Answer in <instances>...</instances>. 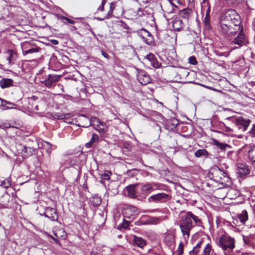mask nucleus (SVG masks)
I'll use <instances>...</instances> for the list:
<instances>
[{
  "label": "nucleus",
  "mask_w": 255,
  "mask_h": 255,
  "mask_svg": "<svg viewBox=\"0 0 255 255\" xmlns=\"http://www.w3.org/2000/svg\"><path fill=\"white\" fill-rule=\"evenodd\" d=\"M218 245L224 251L225 255H232L233 250L235 248V241L234 238L224 235L219 238Z\"/></svg>",
  "instance_id": "2"
},
{
  "label": "nucleus",
  "mask_w": 255,
  "mask_h": 255,
  "mask_svg": "<svg viewBox=\"0 0 255 255\" xmlns=\"http://www.w3.org/2000/svg\"><path fill=\"white\" fill-rule=\"evenodd\" d=\"M21 47L24 55L33 53H37L39 52L40 49L38 46L32 44L29 41L22 42L21 43Z\"/></svg>",
  "instance_id": "6"
},
{
  "label": "nucleus",
  "mask_w": 255,
  "mask_h": 255,
  "mask_svg": "<svg viewBox=\"0 0 255 255\" xmlns=\"http://www.w3.org/2000/svg\"><path fill=\"white\" fill-rule=\"evenodd\" d=\"M188 62L189 63L192 65H196L197 63L196 58L195 56H191L188 59Z\"/></svg>",
  "instance_id": "40"
},
{
  "label": "nucleus",
  "mask_w": 255,
  "mask_h": 255,
  "mask_svg": "<svg viewBox=\"0 0 255 255\" xmlns=\"http://www.w3.org/2000/svg\"><path fill=\"white\" fill-rule=\"evenodd\" d=\"M199 249L194 247L193 250L189 252L190 255H196L199 252Z\"/></svg>",
  "instance_id": "43"
},
{
  "label": "nucleus",
  "mask_w": 255,
  "mask_h": 255,
  "mask_svg": "<svg viewBox=\"0 0 255 255\" xmlns=\"http://www.w3.org/2000/svg\"><path fill=\"white\" fill-rule=\"evenodd\" d=\"M144 60L147 64L155 68H158L161 66V63L157 61L154 55L152 53L147 54L145 57Z\"/></svg>",
  "instance_id": "11"
},
{
  "label": "nucleus",
  "mask_w": 255,
  "mask_h": 255,
  "mask_svg": "<svg viewBox=\"0 0 255 255\" xmlns=\"http://www.w3.org/2000/svg\"><path fill=\"white\" fill-rule=\"evenodd\" d=\"M44 215L52 221H57L58 218L56 209L50 207L46 209Z\"/></svg>",
  "instance_id": "15"
},
{
  "label": "nucleus",
  "mask_w": 255,
  "mask_h": 255,
  "mask_svg": "<svg viewBox=\"0 0 255 255\" xmlns=\"http://www.w3.org/2000/svg\"><path fill=\"white\" fill-rule=\"evenodd\" d=\"M5 106V104H4V100H2L0 98V106Z\"/></svg>",
  "instance_id": "50"
},
{
  "label": "nucleus",
  "mask_w": 255,
  "mask_h": 255,
  "mask_svg": "<svg viewBox=\"0 0 255 255\" xmlns=\"http://www.w3.org/2000/svg\"><path fill=\"white\" fill-rule=\"evenodd\" d=\"M1 186L4 188H7L10 186V183L8 181L6 182L5 181H4L1 184Z\"/></svg>",
  "instance_id": "44"
},
{
  "label": "nucleus",
  "mask_w": 255,
  "mask_h": 255,
  "mask_svg": "<svg viewBox=\"0 0 255 255\" xmlns=\"http://www.w3.org/2000/svg\"><path fill=\"white\" fill-rule=\"evenodd\" d=\"M100 126L101 127H100V126L98 127L99 128L96 129L97 130H98L100 132H105L106 131V125H105V124L104 123L103 124H101V125Z\"/></svg>",
  "instance_id": "39"
},
{
  "label": "nucleus",
  "mask_w": 255,
  "mask_h": 255,
  "mask_svg": "<svg viewBox=\"0 0 255 255\" xmlns=\"http://www.w3.org/2000/svg\"><path fill=\"white\" fill-rule=\"evenodd\" d=\"M93 144L92 143H91L90 141L89 142L86 143V147L87 148H90L92 146V145Z\"/></svg>",
  "instance_id": "51"
},
{
  "label": "nucleus",
  "mask_w": 255,
  "mask_h": 255,
  "mask_svg": "<svg viewBox=\"0 0 255 255\" xmlns=\"http://www.w3.org/2000/svg\"><path fill=\"white\" fill-rule=\"evenodd\" d=\"M191 9L189 8H184L179 11V14L183 18H188Z\"/></svg>",
  "instance_id": "24"
},
{
  "label": "nucleus",
  "mask_w": 255,
  "mask_h": 255,
  "mask_svg": "<svg viewBox=\"0 0 255 255\" xmlns=\"http://www.w3.org/2000/svg\"><path fill=\"white\" fill-rule=\"evenodd\" d=\"M121 237H122V235H120V236H119V237L120 238H121Z\"/></svg>",
  "instance_id": "63"
},
{
  "label": "nucleus",
  "mask_w": 255,
  "mask_h": 255,
  "mask_svg": "<svg viewBox=\"0 0 255 255\" xmlns=\"http://www.w3.org/2000/svg\"><path fill=\"white\" fill-rule=\"evenodd\" d=\"M13 81L11 79H3L0 81V86L2 88H6L12 86Z\"/></svg>",
  "instance_id": "20"
},
{
  "label": "nucleus",
  "mask_w": 255,
  "mask_h": 255,
  "mask_svg": "<svg viewBox=\"0 0 255 255\" xmlns=\"http://www.w3.org/2000/svg\"><path fill=\"white\" fill-rule=\"evenodd\" d=\"M133 244L139 248H142L145 245V241L141 237L134 236L133 240Z\"/></svg>",
  "instance_id": "19"
},
{
  "label": "nucleus",
  "mask_w": 255,
  "mask_h": 255,
  "mask_svg": "<svg viewBox=\"0 0 255 255\" xmlns=\"http://www.w3.org/2000/svg\"><path fill=\"white\" fill-rule=\"evenodd\" d=\"M99 139V135L97 134L96 133H93L92 137L90 140L91 143H92L93 144L96 141H98Z\"/></svg>",
  "instance_id": "38"
},
{
  "label": "nucleus",
  "mask_w": 255,
  "mask_h": 255,
  "mask_svg": "<svg viewBox=\"0 0 255 255\" xmlns=\"http://www.w3.org/2000/svg\"><path fill=\"white\" fill-rule=\"evenodd\" d=\"M183 250H184V245L182 242H181L178 248L176 251V253L177 254V255H182L183 254Z\"/></svg>",
  "instance_id": "34"
},
{
  "label": "nucleus",
  "mask_w": 255,
  "mask_h": 255,
  "mask_svg": "<svg viewBox=\"0 0 255 255\" xmlns=\"http://www.w3.org/2000/svg\"><path fill=\"white\" fill-rule=\"evenodd\" d=\"M240 16L233 9H229L222 15L220 20L221 32L227 37L234 36L241 28Z\"/></svg>",
  "instance_id": "1"
},
{
  "label": "nucleus",
  "mask_w": 255,
  "mask_h": 255,
  "mask_svg": "<svg viewBox=\"0 0 255 255\" xmlns=\"http://www.w3.org/2000/svg\"><path fill=\"white\" fill-rule=\"evenodd\" d=\"M93 123H95V124L97 126L99 127L101 125V124L104 123L102 122H101L98 119L95 118L94 120L92 121Z\"/></svg>",
  "instance_id": "45"
},
{
  "label": "nucleus",
  "mask_w": 255,
  "mask_h": 255,
  "mask_svg": "<svg viewBox=\"0 0 255 255\" xmlns=\"http://www.w3.org/2000/svg\"><path fill=\"white\" fill-rule=\"evenodd\" d=\"M248 137L252 138V140L254 141V139L255 138V124L252 126V128L251 130L249 131Z\"/></svg>",
  "instance_id": "30"
},
{
  "label": "nucleus",
  "mask_w": 255,
  "mask_h": 255,
  "mask_svg": "<svg viewBox=\"0 0 255 255\" xmlns=\"http://www.w3.org/2000/svg\"><path fill=\"white\" fill-rule=\"evenodd\" d=\"M237 173L238 177H244L249 173L248 167L244 164H241L237 167Z\"/></svg>",
  "instance_id": "16"
},
{
  "label": "nucleus",
  "mask_w": 255,
  "mask_h": 255,
  "mask_svg": "<svg viewBox=\"0 0 255 255\" xmlns=\"http://www.w3.org/2000/svg\"><path fill=\"white\" fill-rule=\"evenodd\" d=\"M52 117L56 120H63L65 118V116L63 114L60 113H53Z\"/></svg>",
  "instance_id": "35"
},
{
  "label": "nucleus",
  "mask_w": 255,
  "mask_h": 255,
  "mask_svg": "<svg viewBox=\"0 0 255 255\" xmlns=\"http://www.w3.org/2000/svg\"><path fill=\"white\" fill-rule=\"evenodd\" d=\"M195 155L197 157L207 156L208 155V152L205 149H198L195 152Z\"/></svg>",
  "instance_id": "25"
},
{
  "label": "nucleus",
  "mask_w": 255,
  "mask_h": 255,
  "mask_svg": "<svg viewBox=\"0 0 255 255\" xmlns=\"http://www.w3.org/2000/svg\"><path fill=\"white\" fill-rule=\"evenodd\" d=\"M217 54L220 56H225V55L224 54H223V53L222 52H218L217 53Z\"/></svg>",
  "instance_id": "57"
},
{
  "label": "nucleus",
  "mask_w": 255,
  "mask_h": 255,
  "mask_svg": "<svg viewBox=\"0 0 255 255\" xmlns=\"http://www.w3.org/2000/svg\"><path fill=\"white\" fill-rule=\"evenodd\" d=\"M193 227L192 221L190 219L189 217L187 214L181 217L180 222V228L184 236H187V238H189L190 232Z\"/></svg>",
  "instance_id": "4"
},
{
  "label": "nucleus",
  "mask_w": 255,
  "mask_h": 255,
  "mask_svg": "<svg viewBox=\"0 0 255 255\" xmlns=\"http://www.w3.org/2000/svg\"><path fill=\"white\" fill-rule=\"evenodd\" d=\"M136 184L129 185L126 187L127 191L128 192V195L132 198H136L137 195L135 192V188Z\"/></svg>",
  "instance_id": "17"
},
{
  "label": "nucleus",
  "mask_w": 255,
  "mask_h": 255,
  "mask_svg": "<svg viewBox=\"0 0 255 255\" xmlns=\"http://www.w3.org/2000/svg\"><path fill=\"white\" fill-rule=\"evenodd\" d=\"M105 3V2L103 0L102 2L101 5L99 6V7L98 8V10L103 11L104 9V4Z\"/></svg>",
  "instance_id": "46"
},
{
  "label": "nucleus",
  "mask_w": 255,
  "mask_h": 255,
  "mask_svg": "<svg viewBox=\"0 0 255 255\" xmlns=\"http://www.w3.org/2000/svg\"><path fill=\"white\" fill-rule=\"evenodd\" d=\"M170 198L169 195L165 193H159L151 195L148 198V201L150 203H165Z\"/></svg>",
  "instance_id": "7"
},
{
  "label": "nucleus",
  "mask_w": 255,
  "mask_h": 255,
  "mask_svg": "<svg viewBox=\"0 0 255 255\" xmlns=\"http://www.w3.org/2000/svg\"><path fill=\"white\" fill-rule=\"evenodd\" d=\"M247 153L250 161L253 163H255V145L250 146Z\"/></svg>",
  "instance_id": "18"
},
{
  "label": "nucleus",
  "mask_w": 255,
  "mask_h": 255,
  "mask_svg": "<svg viewBox=\"0 0 255 255\" xmlns=\"http://www.w3.org/2000/svg\"><path fill=\"white\" fill-rule=\"evenodd\" d=\"M210 11H211V6L209 2H207V9L206 11L205 16L203 19V22L205 25V27L206 29L209 30L211 28V23H210Z\"/></svg>",
  "instance_id": "14"
},
{
  "label": "nucleus",
  "mask_w": 255,
  "mask_h": 255,
  "mask_svg": "<svg viewBox=\"0 0 255 255\" xmlns=\"http://www.w3.org/2000/svg\"><path fill=\"white\" fill-rule=\"evenodd\" d=\"M122 255H127L125 254H123Z\"/></svg>",
  "instance_id": "64"
},
{
  "label": "nucleus",
  "mask_w": 255,
  "mask_h": 255,
  "mask_svg": "<svg viewBox=\"0 0 255 255\" xmlns=\"http://www.w3.org/2000/svg\"><path fill=\"white\" fill-rule=\"evenodd\" d=\"M102 54L106 58H107V59H109V55L106 52H105L104 51H102Z\"/></svg>",
  "instance_id": "48"
},
{
  "label": "nucleus",
  "mask_w": 255,
  "mask_h": 255,
  "mask_svg": "<svg viewBox=\"0 0 255 255\" xmlns=\"http://www.w3.org/2000/svg\"><path fill=\"white\" fill-rule=\"evenodd\" d=\"M34 109L36 110H38V105H35V106L34 107Z\"/></svg>",
  "instance_id": "58"
},
{
  "label": "nucleus",
  "mask_w": 255,
  "mask_h": 255,
  "mask_svg": "<svg viewBox=\"0 0 255 255\" xmlns=\"http://www.w3.org/2000/svg\"><path fill=\"white\" fill-rule=\"evenodd\" d=\"M97 19L100 21H103L105 19H107V18H106V15L104 17H97Z\"/></svg>",
  "instance_id": "54"
},
{
  "label": "nucleus",
  "mask_w": 255,
  "mask_h": 255,
  "mask_svg": "<svg viewBox=\"0 0 255 255\" xmlns=\"http://www.w3.org/2000/svg\"><path fill=\"white\" fill-rule=\"evenodd\" d=\"M240 0H225V4L227 6H232L237 5Z\"/></svg>",
  "instance_id": "32"
},
{
  "label": "nucleus",
  "mask_w": 255,
  "mask_h": 255,
  "mask_svg": "<svg viewBox=\"0 0 255 255\" xmlns=\"http://www.w3.org/2000/svg\"><path fill=\"white\" fill-rule=\"evenodd\" d=\"M244 242L246 244H250V240L248 238H244Z\"/></svg>",
  "instance_id": "52"
},
{
  "label": "nucleus",
  "mask_w": 255,
  "mask_h": 255,
  "mask_svg": "<svg viewBox=\"0 0 255 255\" xmlns=\"http://www.w3.org/2000/svg\"><path fill=\"white\" fill-rule=\"evenodd\" d=\"M251 121L249 119H245L242 117L236 119L235 123L238 128L245 131L250 125Z\"/></svg>",
  "instance_id": "12"
},
{
  "label": "nucleus",
  "mask_w": 255,
  "mask_h": 255,
  "mask_svg": "<svg viewBox=\"0 0 255 255\" xmlns=\"http://www.w3.org/2000/svg\"><path fill=\"white\" fill-rule=\"evenodd\" d=\"M127 211L130 210L132 212H135L136 211V208L135 207L130 206L126 209Z\"/></svg>",
  "instance_id": "47"
},
{
  "label": "nucleus",
  "mask_w": 255,
  "mask_h": 255,
  "mask_svg": "<svg viewBox=\"0 0 255 255\" xmlns=\"http://www.w3.org/2000/svg\"><path fill=\"white\" fill-rule=\"evenodd\" d=\"M140 33L144 42L148 45H151L153 38L150 33L145 29H142L140 30Z\"/></svg>",
  "instance_id": "13"
},
{
  "label": "nucleus",
  "mask_w": 255,
  "mask_h": 255,
  "mask_svg": "<svg viewBox=\"0 0 255 255\" xmlns=\"http://www.w3.org/2000/svg\"><path fill=\"white\" fill-rule=\"evenodd\" d=\"M101 203V200H99V201H97V204H99Z\"/></svg>",
  "instance_id": "61"
},
{
  "label": "nucleus",
  "mask_w": 255,
  "mask_h": 255,
  "mask_svg": "<svg viewBox=\"0 0 255 255\" xmlns=\"http://www.w3.org/2000/svg\"><path fill=\"white\" fill-rule=\"evenodd\" d=\"M186 214L189 217L190 220H193L194 222L197 224L199 225V224L201 223L200 220L198 218V217L194 215L191 212H188Z\"/></svg>",
  "instance_id": "26"
},
{
  "label": "nucleus",
  "mask_w": 255,
  "mask_h": 255,
  "mask_svg": "<svg viewBox=\"0 0 255 255\" xmlns=\"http://www.w3.org/2000/svg\"><path fill=\"white\" fill-rule=\"evenodd\" d=\"M8 57L7 60L8 61L9 64L14 63V61L16 60V55L14 51L12 50H9L7 51Z\"/></svg>",
  "instance_id": "21"
},
{
  "label": "nucleus",
  "mask_w": 255,
  "mask_h": 255,
  "mask_svg": "<svg viewBox=\"0 0 255 255\" xmlns=\"http://www.w3.org/2000/svg\"><path fill=\"white\" fill-rule=\"evenodd\" d=\"M214 144L222 150H225L227 148H230L231 147L228 144L220 142L217 140H214Z\"/></svg>",
  "instance_id": "23"
},
{
  "label": "nucleus",
  "mask_w": 255,
  "mask_h": 255,
  "mask_svg": "<svg viewBox=\"0 0 255 255\" xmlns=\"http://www.w3.org/2000/svg\"><path fill=\"white\" fill-rule=\"evenodd\" d=\"M59 18L61 20H65L66 21V22L72 24H74L75 22V21L74 20L69 19V18L64 16H61Z\"/></svg>",
  "instance_id": "37"
},
{
  "label": "nucleus",
  "mask_w": 255,
  "mask_h": 255,
  "mask_svg": "<svg viewBox=\"0 0 255 255\" xmlns=\"http://www.w3.org/2000/svg\"><path fill=\"white\" fill-rule=\"evenodd\" d=\"M31 99L33 101H35L38 99V97L36 96H32L31 97Z\"/></svg>",
  "instance_id": "56"
},
{
  "label": "nucleus",
  "mask_w": 255,
  "mask_h": 255,
  "mask_svg": "<svg viewBox=\"0 0 255 255\" xmlns=\"http://www.w3.org/2000/svg\"><path fill=\"white\" fill-rule=\"evenodd\" d=\"M211 255H216L215 253L214 254L213 252H212Z\"/></svg>",
  "instance_id": "62"
},
{
  "label": "nucleus",
  "mask_w": 255,
  "mask_h": 255,
  "mask_svg": "<svg viewBox=\"0 0 255 255\" xmlns=\"http://www.w3.org/2000/svg\"><path fill=\"white\" fill-rule=\"evenodd\" d=\"M242 30L243 28H242L241 30H239L240 31L238 35L234 39L232 42L234 44L238 45V47L236 48H239L243 46L246 45L248 43V39Z\"/></svg>",
  "instance_id": "8"
},
{
  "label": "nucleus",
  "mask_w": 255,
  "mask_h": 255,
  "mask_svg": "<svg viewBox=\"0 0 255 255\" xmlns=\"http://www.w3.org/2000/svg\"><path fill=\"white\" fill-rule=\"evenodd\" d=\"M111 172L109 171H106L104 173L101 175V178L104 180H108L110 179Z\"/></svg>",
  "instance_id": "31"
},
{
  "label": "nucleus",
  "mask_w": 255,
  "mask_h": 255,
  "mask_svg": "<svg viewBox=\"0 0 255 255\" xmlns=\"http://www.w3.org/2000/svg\"><path fill=\"white\" fill-rule=\"evenodd\" d=\"M211 251V246L210 245L208 244L204 250L203 255H210V253Z\"/></svg>",
  "instance_id": "36"
},
{
  "label": "nucleus",
  "mask_w": 255,
  "mask_h": 255,
  "mask_svg": "<svg viewBox=\"0 0 255 255\" xmlns=\"http://www.w3.org/2000/svg\"><path fill=\"white\" fill-rule=\"evenodd\" d=\"M159 219L157 218L152 217L149 219V222L152 224H157L159 223Z\"/></svg>",
  "instance_id": "42"
},
{
  "label": "nucleus",
  "mask_w": 255,
  "mask_h": 255,
  "mask_svg": "<svg viewBox=\"0 0 255 255\" xmlns=\"http://www.w3.org/2000/svg\"><path fill=\"white\" fill-rule=\"evenodd\" d=\"M202 244V242H200L199 243L197 244V245L195 246V247H197V248L199 249L201 248V245Z\"/></svg>",
  "instance_id": "55"
},
{
  "label": "nucleus",
  "mask_w": 255,
  "mask_h": 255,
  "mask_svg": "<svg viewBox=\"0 0 255 255\" xmlns=\"http://www.w3.org/2000/svg\"><path fill=\"white\" fill-rule=\"evenodd\" d=\"M137 79L141 85H146L150 82V77L146 71L143 70H137Z\"/></svg>",
  "instance_id": "10"
},
{
  "label": "nucleus",
  "mask_w": 255,
  "mask_h": 255,
  "mask_svg": "<svg viewBox=\"0 0 255 255\" xmlns=\"http://www.w3.org/2000/svg\"><path fill=\"white\" fill-rule=\"evenodd\" d=\"M116 7V3L112 2L110 4V9L107 14H106V18H110L113 16V11Z\"/></svg>",
  "instance_id": "27"
},
{
  "label": "nucleus",
  "mask_w": 255,
  "mask_h": 255,
  "mask_svg": "<svg viewBox=\"0 0 255 255\" xmlns=\"http://www.w3.org/2000/svg\"><path fill=\"white\" fill-rule=\"evenodd\" d=\"M212 179L216 182L226 184L230 181V178L227 171L221 169L217 166H214L210 170Z\"/></svg>",
  "instance_id": "3"
},
{
  "label": "nucleus",
  "mask_w": 255,
  "mask_h": 255,
  "mask_svg": "<svg viewBox=\"0 0 255 255\" xmlns=\"http://www.w3.org/2000/svg\"><path fill=\"white\" fill-rule=\"evenodd\" d=\"M4 103L5 104V106H3L4 110L14 109L16 105L14 103L10 102L5 100H4Z\"/></svg>",
  "instance_id": "29"
},
{
  "label": "nucleus",
  "mask_w": 255,
  "mask_h": 255,
  "mask_svg": "<svg viewBox=\"0 0 255 255\" xmlns=\"http://www.w3.org/2000/svg\"><path fill=\"white\" fill-rule=\"evenodd\" d=\"M51 41L52 43L54 45H57L58 44V41L57 40L53 39V40H52Z\"/></svg>",
  "instance_id": "53"
},
{
  "label": "nucleus",
  "mask_w": 255,
  "mask_h": 255,
  "mask_svg": "<svg viewBox=\"0 0 255 255\" xmlns=\"http://www.w3.org/2000/svg\"><path fill=\"white\" fill-rule=\"evenodd\" d=\"M129 222L126 220H124L122 224L118 226V229L121 230L123 228L126 229L129 226Z\"/></svg>",
  "instance_id": "33"
},
{
  "label": "nucleus",
  "mask_w": 255,
  "mask_h": 255,
  "mask_svg": "<svg viewBox=\"0 0 255 255\" xmlns=\"http://www.w3.org/2000/svg\"><path fill=\"white\" fill-rule=\"evenodd\" d=\"M238 218L243 224H245L248 220V215L247 211L243 210L241 214L238 215Z\"/></svg>",
  "instance_id": "22"
},
{
  "label": "nucleus",
  "mask_w": 255,
  "mask_h": 255,
  "mask_svg": "<svg viewBox=\"0 0 255 255\" xmlns=\"http://www.w3.org/2000/svg\"><path fill=\"white\" fill-rule=\"evenodd\" d=\"M8 200H6V202L2 201L0 203V209L7 208L8 206Z\"/></svg>",
  "instance_id": "41"
},
{
  "label": "nucleus",
  "mask_w": 255,
  "mask_h": 255,
  "mask_svg": "<svg viewBox=\"0 0 255 255\" xmlns=\"http://www.w3.org/2000/svg\"><path fill=\"white\" fill-rule=\"evenodd\" d=\"M154 183H146L140 185L139 195L142 198H146L149 193L153 191Z\"/></svg>",
  "instance_id": "9"
},
{
  "label": "nucleus",
  "mask_w": 255,
  "mask_h": 255,
  "mask_svg": "<svg viewBox=\"0 0 255 255\" xmlns=\"http://www.w3.org/2000/svg\"><path fill=\"white\" fill-rule=\"evenodd\" d=\"M60 78V75L49 74L45 77V79H42L40 82L47 88H50L55 85V83L59 81Z\"/></svg>",
  "instance_id": "5"
},
{
  "label": "nucleus",
  "mask_w": 255,
  "mask_h": 255,
  "mask_svg": "<svg viewBox=\"0 0 255 255\" xmlns=\"http://www.w3.org/2000/svg\"><path fill=\"white\" fill-rule=\"evenodd\" d=\"M178 124H179L178 121L174 118L170 119L168 121V125L172 126V128H175L177 127V126L178 125Z\"/></svg>",
  "instance_id": "28"
},
{
  "label": "nucleus",
  "mask_w": 255,
  "mask_h": 255,
  "mask_svg": "<svg viewBox=\"0 0 255 255\" xmlns=\"http://www.w3.org/2000/svg\"><path fill=\"white\" fill-rule=\"evenodd\" d=\"M90 255H99L96 253H91L90 254Z\"/></svg>",
  "instance_id": "59"
},
{
  "label": "nucleus",
  "mask_w": 255,
  "mask_h": 255,
  "mask_svg": "<svg viewBox=\"0 0 255 255\" xmlns=\"http://www.w3.org/2000/svg\"><path fill=\"white\" fill-rule=\"evenodd\" d=\"M206 87L210 89V90H213V91H217V92H221V91L219 90H217L216 89H215L214 88L212 87H209V86H206Z\"/></svg>",
  "instance_id": "49"
},
{
  "label": "nucleus",
  "mask_w": 255,
  "mask_h": 255,
  "mask_svg": "<svg viewBox=\"0 0 255 255\" xmlns=\"http://www.w3.org/2000/svg\"><path fill=\"white\" fill-rule=\"evenodd\" d=\"M79 126L80 127H85V128H87L89 127V125H86V126H81V125H79Z\"/></svg>",
  "instance_id": "60"
}]
</instances>
